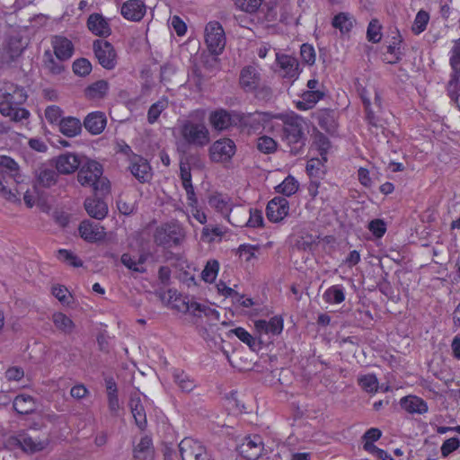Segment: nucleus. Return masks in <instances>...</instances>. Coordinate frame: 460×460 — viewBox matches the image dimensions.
Here are the masks:
<instances>
[{"mask_svg":"<svg viewBox=\"0 0 460 460\" xmlns=\"http://www.w3.org/2000/svg\"><path fill=\"white\" fill-rule=\"evenodd\" d=\"M93 48L96 58L103 68L111 70L116 66L117 53L109 41L96 40L93 41Z\"/></svg>","mask_w":460,"mask_h":460,"instance_id":"nucleus-10","label":"nucleus"},{"mask_svg":"<svg viewBox=\"0 0 460 460\" xmlns=\"http://www.w3.org/2000/svg\"><path fill=\"white\" fill-rule=\"evenodd\" d=\"M91 70L92 65L86 58H79L73 63V71L80 76L87 75Z\"/></svg>","mask_w":460,"mask_h":460,"instance_id":"nucleus-50","label":"nucleus"},{"mask_svg":"<svg viewBox=\"0 0 460 460\" xmlns=\"http://www.w3.org/2000/svg\"><path fill=\"white\" fill-rule=\"evenodd\" d=\"M120 13L125 19L138 22L146 13V5L142 0H128L122 4Z\"/></svg>","mask_w":460,"mask_h":460,"instance_id":"nucleus-19","label":"nucleus"},{"mask_svg":"<svg viewBox=\"0 0 460 460\" xmlns=\"http://www.w3.org/2000/svg\"><path fill=\"white\" fill-rule=\"evenodd\" d=\"M237 450L243 457L248 460H256L264 450L262 439L258 435L246 437L238 446Z\"/></svg>","mask_w":460,"mask_h":460,"instance_id":"nucleus-14","label":"nucleus"},{"mask_svg":"<svg viewBox=\"0 0 460 460\" xmlns=\"http://www.w3.org/2000/svg\"><path fill=\"white\" fill-rule=\"evenodd\" d=\"M80 236L90 243L100 241L104 238L105 231L99 224L90 220H84L79 225Z\"/></svg>","mask_w":460,"mask_h":460,"instance_id":"nucleus-18","label":"nucleus"},{"mask_svg":"<svg viewBox=\"0 0 460 460\" xmlns=\"http://www.w3.org/2000/svg\"><path fill=\"white\" fill-rule=\"evenodd\" d=\"M257 147L264 154H270L276 150L277 143L273 138L263 136L258 138Z\"/></svg>","mask_w":460,"mask_h":460,"instance_id":"nucleus-46","label":"nucleus"},{"mask_svg":"<svg viewBox=\"0 0 460 460\" xmlns=\"http://www.w3.org/2000/svg\"><path fill=\"white\" fill-rule=\"evenodd\" d=\"M119 211L126 216L131 215L136 210V202L127 197H119L117 201Z\"/></svg>","mask_w":460,"mask_h":460,"instance_id":"nucleus-51","label":"nucleus"},{"mask_svg":"<svg viewBox=\"0 0 460 460\" xmlns=\"http://www.w3.org/2000/svg\"><path fill=\"white\" fill-rule=\"evenodd\" d=\"M300 55H301L303 61L308 65H312L315 61L314 49L309 44H303L301 46Z\"/></svg>","mask_w":460,"mask_h":460,"instance_id":"nucleus-57","label":"nucleus"},{"mask_svg":"<svg viewBox=\"0 0 460 460\" xmlns=\"http://www.w3.org/2000/svg\"><path fill=\"white\" fill-rule=\"evenodd\" d=\"M133 457L135 460H154L155 448L152 439L148 436L142 437L134 447Z\"/></svg>","mask_w":460,"mask_h":460,"instance_id":"nucleus-24","label":"nucleus"},{"mask_svg":"<svg viewBox=\"0 0 460 460\" xmlns=\"http://www.w3.org/2000/svg\"><path fill=\"white\" fill-rule=\"evenodd\" d=\"M181 460H211L205 446L191 438H183L179 444Z\"/></svg>","mask_w":460,"mask_h":460,"instance_id":"nucleus-9","label":"nucleus"},{"mask_svg":"<svg viewBox=\"0 0 460 460\" xmlns=\"http://www.w3.org/2000/svg\"><path fill=\"white\" fill-rule=\"evenodd\" d=\"M460 447V442L457 438H451L444 441L441 446V454L443 456H447L452 452L456 450Z\"/></svg>","mask_w":460,"mask_h":460,"instance_id":"nucleus-56","label":"nucleus"},{"mask_svg":"<svg viewBox=\"0 0 460 460\" xmlns=\"http://www.w3.org/2000/svg\"><path fill=\"white\" fill-rule=\"evenodd\" d=\"M279 74L283 77L295 81L300 75L298 60L290 55L276 53Z\"/></svg>","mask_w":460,"mask_h":460,"instance_id":"nucleus-12","label":"nucleus"},{"mask_svg":"<svg viewBox=\"0 0 460 460\" xmlns=\"http://www.w3.org/2000/svg\"><path fill=\"white\" fill-rule=\"evenodd\" d=\"M305 126L304 119L296 114L287 115L283 118L282 138L290 146L292 155L299 154L305 145Z\"/></svg>","mask_w":460,"mask_h":460,"instance_id":"nucleus-3","label":"nucleus"},{"mask_svg":"<svg viewBox=\"0 0 460 460\" xmlns=\"http://www.w3.org/2000/svg\"><path fill=\"white\" fill-rule=\"evenodd\" d=\"M19 179L17 163L11 157L0 156V195L10 202L19 200V192L16 188H13Z\"/></svg>","mask_w":460,"mask_h":460,"instance_id":"nucleus-1","label":"nucleus"},{"mask_svg":"<svg viewBox=\"0 0 460 460\" xmlns=\"http://www.w3.org/2000/svg\"><path fill=\"white\" fill-rule=\"evenodd\" d=\"M165 108V103L163 102H157L154 103L148 111L147 119L149 123H155L159 118L161 112Z\"/></svg>","mask_w":460,"mask_h":460,"instance_id":"nucleus-59","label":"nucleus"},{"mask_svg":"<svg viewBox=\"0 0 460 460\" xmlns=\"http://www.w3.org/2000/svg\"><path fill=\"white\" fill-rule=\"evenodd\" d=\"M323 298L329 304H341L345 299L343 288L341 286H332L323 295Z\"/></svg>","mask_w":460,"mask_h":460,"instance_id":"nucleus-39","label":"nucleus"},{"mask_svg":"<svg viewBox=\"0 0 460 460\" xmlns=\"http://www.w3.org/2000/svg\"><path fill=\"white\" fill-rule=\"evenodd\" d=\"M324 96L322 91H306L302 94V101L297 102L296 107L301 111L312 109Z\"/></svg>","mask_w":460,"mask_h":460,"instance_id":"nucleus-37","label":"nucleus"},{"mask_svg":"<svg viewBox=\"0 0 460 460\" xmlns=\"http://www.w3.org/2000/svg\"><path fill=\"white\" fill-rule=\"evenodd\" d=\"M58 126L60 132L68 137H75L82 131V123L79 119L75 117L62 119Z\"/></svg>","mask_w":460,"mask_h":460,"instance_id":"nucleus-31","label":"nucleus"},{"mask_svg":"<svg viewBox=\"0 0 460 460\" xmlns=\"http://www.w3.org/2000/svg\"><path fill=\"white\" fill-rule=\"evenodd\" d=\"M187 310L195 316H201L203 314L212 320H219V313L217 310L195 301L187 304Z\"/></svg>","mask_w":460,"mask_h":460,"instance_id":"nucleus-34","label":"nucleus"},{"mask_svg":"<svg viewBox=\"0 0 460 460\" xmlns=\"http://www.w3.org/2000/svg\"><path fill=\"white\" fill-rule=\"evenodd\" d=\"M184 238L183 229L177 224H164L156 227L154 234V242L157 245H178Z\"/></svg>","mask_w":460,"mask_h":460,"instance_id":"nucleus-6","label":"nucleus"},{"mask_svg":"<svg viewBox=\"0 0 460 460\" xmlns=\"http://www.w3.org/2000/svg\"><path fill=\"white\" fill-rule=\"evenodd\" d=\"M249 213H250V217L247 221V225L252 227L261 226L263 222V217H262L261 212L259 210H254V211L250 210Z\"/></svg>","mask_w":460,"mask_h":460,"instance_id":"nucleus-63","label":"nucleus"},{"mask_svg":"<svg viewBox=\"0 0 460 460\" xmlns=\"http://www.w3.org/2000/svg\"><path fill=\"white\" fill-rule=\"evenodd\" d=\"M332 24L339 29L341 33L348 32L353 27L352 17L348 13H340L334 16Z\"/></svg>","mask_w":460,"mask_h":460,"instance_id":"nucleus-38","label":"nucleus"},{"mask_svg":"<svg viewBox=\"0 0 460 460\" xmlns=\"http://www.w3.org/2000/svg\"><path fill=\"white\" fill-rule=\"evenodd\" d=\"M262 0H235V5L242 11L253 13L261 5Z\"/></svg>","mask_w":460,"mask_h":460,"instance_id":"nucleus-47","label":"nucleus"},{"mask_svg":"<svg viewBox=\"0 0 460 460\" xmlns=\"http://www.w3.org/2000/svg\"><path fill=\"white\" fill-rule=\"evenodd\" d=\"M235 153V145L229 138L217 140L209 148V156L213 162H228Z\"/></svg>","mask_w":460,"mask_h":460,"instance_id":"nucleus-11","label":"nucleus"},{"mask_svg":"<svg viewBox=\"0 0 460 460\" xmlns=\"http://www.w3.org/2000/svg\"><path fill=\"white\" fill-rule=\"evenodd\" d=\"M27 99V94L22 87H19L10 82L0 83V112L8 115L12 105H22Z\"/></svg>","mask_w":460,"mask_h":460,"instance_id":"nucleus-5","label":"nucleus"},{"mask_svg":"<svg viewBox=\"0 0 460 460\" xmlns=\"http://www.w3.org/2000/svg\"><path fill=\"white\" fill-rule=\"evenodd\" d=\"M128 406L135 419L136 424L139 429H144L146 426V415L139 394L135 393L131 394Z\"/></svg>","mask_w":460,"mask_h":460,"instance_id":"nucleus-23","label":"nucleus"},{"mask_svg":"<svg viewBox=\"0 0 460 460\" xmlns=\"http://www.w3.org/2000/svg\"><path fill=\"white\" fill-rule=\"evenodd\" d=\"M87 27L93 34L100 37H107L111 31L108 22L100 13H92L88 17Z\"/></svg>","mask_w":460,"mask_h":460,"instance_id":"nucleus-25","label":"nucleus"},{"mask_svg":"<svg viewBox=\"0 0 460 460\" xmlns=\"http://www.w3.org/2000/svg\"><path fill=\"white\" fill-rule=\"evenodd\" d=\"M109 91V84L105 80H98L84 90L85 96L91 100H99L106 96Z\"/></svg>","mask_w":460,"mask_h":460,"instance_id":"nucleus-33","label":"nucleus"},{"mask_svg":"<svg viewBox=\"0 0 460 460\" xmlns=\"http://www.w3.org/2000/svg\"><path fill=\"white\" fill-rule=\"evenodd\" d=\"M35 186L50 188L54 186L58 179V172L50 163L38 165L34 170Z\"/></svg>","mask_w":460,"mask_h":460,"instance_id":"nucleus-13","label":"nucleus"},{"mask_svg":"<svg viewBox=\"0 0 460 460\" xmlns=\"http://www.w3.org/2000/svg\"><path fill=\"white\" fill-rule=\"evenodd\" d=\"M13 406L19 414H30L36 410V402L31 395L20 394L14 398Z\"/></svg>","mask_w":460,"mask_h":460,"instance_id":"nucleus-32","label":"nucleus"},{"mask_svg":"<svg viewBox=\"0 0 460 460\" xmlns=\"http://www.w3.org/2000/svg\"><path fill=\"white\" fill-rule=\"evenodd\" d=\"M450 66L454 72L460 74V39L455 41L451 49Z\"/></svg>","mask_w":460,"mask_h":460,"instance_id":"nucleus-48","label":"nucleus"},{"mask_svg":"<svg viewBox=\"0 0 460 460\" xmlns=\"http://www.w3.org/2000/svg\"><path fill=\"white\" fill-rule=\"evenodd\" d=\"M62 110L56 105L48 106L45 110V118L51 124H59V121L62 119Z\"/></svg>","mask_w":460,"mask_h":460,"instance_id":"nucleus-54","label":"nucleus"},{"mask_svg":"<svg viewBox=\"0 0 460 460\" xmlns=\"http://www.w3.org/2000/svg\"><path fill=\"white\" fill-rule=\"evenodd\" d=\"M44 58L45 67L50 73L54 75H58L64 70V66L62 65L63 61H60L58 59V61L55 60L50 52L46 51L44 54Z\"/></svg>","mask_w":460,"mask_h":460,"instance_id":"nucleus-45","label":"nucleus"},{"mask_svg":"<svg viewBox=\"0 0 460 460\" xmlns=\"http://www.w3.org/2000/svg\"><path fill=\"white\" fill-rule=\"evenodd\" d=\"M102 175V165L96 161L84 158L79 167L77 180L81 185L93 188L95 193L106 194L109 192L110 183Z\"/></svg>","mask_w":460,"mask_h":460,"instance_id":"nucleus-2","label":"nucleus"},{"mask_svg":"<svg viewBox=\"0 0 460 460\" xmlns=\"http://www.w3.org/2000/svg\"><path fill=\"white\" fill-rule=\"evenodd\" d=\"M219 264L217 261H209L207 262L204 270L201 272V278L205 282L212 283L218 272Z\"/></svg>","mask_w":460,"mask_h":460,"instance_id":"nucleus-43","label":"nucleus"},{"mask_svg":"<svg viewBox=\"0 0 460 460\" xmlns=\"http://www.w3.org/2000/svg\"><path fill=\"white\" fill-rule=\"evenodd\" d=\"M209 121L217 130H224L232 124L231 115L225 110H218L210 114Z\"/></svg>","mask_w":460,"mask_h":460,"instance_id":"nucleus-35","label":"nucleus"},{"mask_svg":"<svg viewBox=\"0 0 460 460\" xmlns=\"http://www.w3.org/2000/svg\"><path fill=\"white\" fill-rule=\"evenodd\" d=\"M205 41L213 55H219L226 46V35L218 22H209L205 28Z\"/></svg>","mask_w":460,"mask_h":460,"instance_id":"nucleus-8","label":"nucleus"},{"mask_svg":"<svg viewBox=\"0 0 460 460\" xmlns=\"http://www.w3.org/2000/svg\"><path fill=\"white\" fill-rule=\"evenodd\" d=\"M120 261L125 267L133 271L140 273H144L146 271L145 268L137 266V261L133 260L129 253H123L121 255Z\"/></svg>","mask_w":460,"mask_h":460,"instance_id":"nucleus-58","label":"nucleus"},{"mask_svg":"<svg viewBox=\"0 0 460 460\" xmlns=\"http://www.w3.org/2000/svg\"><path fill=\"white\" fill-rule=\"evenodd\" d=\"M52 46L56 58L60 61L67 60L73 55V43L66 37L55 36L52 40Z\"/></svg>","mask_w":460,"mask_h":460,"instance_id":"nucleus-22","label":"nucleus"},{"mask_svg":"<svg viewBox=\"0 0 460 460\" xmlns=\"http://www.w3.org/2000/svg\"><path fill=\"white\" fill-rule=\"evenodd\" d=\"M288 201L283 197H276L268 203L266 215L270 221L277 223L288 216Z\"/></svg>","mask_w":460,"mask_h":460,"instance_id":"nucleus-15","label":"nucleus"},{"mask_svg":"<svg viewBox=\"0 0 460 460\" xmlns=\"http://www.w3.org/2000/svg\"><path fill=\"white\" fill-rule=\"evenodd\" d=\"M48 445V439H39L31 437L25 431H20L15 436H11L6 440V446L14 448L19 447L27 453H35L43 450Z\"/></svg>","mask_w":460,"mask_h":460,"instance_id":"nucleus-7","label":"nucleus"},{"mask_svg":"<svg viewBox=\"0 0 460 460\" xmlns=\"http://www.w3.org/2000/svg\"><path fill=\"white\" fill-rule=\"evenodd\" d=\"M368 229L376 235V237H382L385 231V224L381 219H374L369 222Z\"/></svg>","mask_w":460,"mask_h":460,"instance_id":"nucleus-60","label":"nucleus"},{"mask_svg":"<svg viewBox=\"0 0 460 460\" xmlns=\"http://www.w3.org/2000/svg\"><path fill=\"white\" fill-rule=\"evenodd\" d=\"M128 169L131 174L141 183L147 182L152 178L151 167L148 162L139 155L132 156Z\"/></svg>","mask_w":460,"mask_h":460,"instance_id":"nucleus-16","label":"nucleus"},{"mask_svg":"<svg viewBox=\"0 0 460 460\" xmlns=\"http://www.w3.org/2000/svg\"><path fill=\"white\" fill-rule=\"evenodd\" d=\"M172 376L174 383L184 393H190L196 387L195 380L182 370L175 369Z\"/></svg>","mask_w":460,"mask_h":460,"instance_id":"nucleus-36","label":"nucleus"},{"mask_svg":"<svg viewBox=\"0 0 460 460\" xmlns=\"http://www.w3.org/2000/svg\"><path fill=\"white\" fill-rule=\"evenodd\" d=\"M107 124L106 115L102 111H93L84 119V128L92 135L101 134Z\"/></svg>","mask_w":460,"mask_h":460,"instance_id":"nucleus-21","label":"nucleus"},{"mask_svg":"<svg viewBox=\"0 0 460 460\" xmlns=\"http://www.w3.org/2000/svg\"><path fill=\"white\" fill-rule=\"evenodd\" d=\"M58 258L73 267L78 268L83 266V261L68 250L60 249L58 251Z\"/></svg>","mask_w":460,"mask_h":460,"instance_id":"nucleus-49","label":"nucleus"},{"mask_svg":"<svg viewBox=\"0 0 460 460\" xmlns=\"http://www.w3.org/2000/svg\"><path fill=\"white\" fill-rule=\"evenodd\" d=\"M401 407L409 413L422 414L428 411V405L420 397L408 395L401 399Z\"/></svg>","mask_w":460,"mask_h":460,"instance_id":"nucleus-28","label":"nucleus"},{"mask_svg":"<svg viewBox=\"0 0 460 460\" xmlns=\"http://www.w3.org/2000/svg\"><path fill=\"white\" fill-rule=\"evenodd\" d=\"M171 25L179 36L185 34L187 30L186 24L179 16L174 15L172 18Z\"/></svg>","mask_w":460,"mask_h":460,"instance_id":"nucleus-64","label":"nucleus"},{"mask_svg":"<svg viewBox=\"0 0 460 460\" xmlns=\"http://www.w3.org/2000/svg\"><path fill=\"white\" fill-rule=\"evenodd\" d=\"M381 25L377 20H372L367 27V37L369 41L374 43L378 42L381 40Z\"/></svg>","mask_w":460,"mask_h":460,"instance_id":"nucleus-53","label":"nucleus"},{"mask_svg":"<svg viewBox=\"0 0 460 460\" xmlns=\"http://www.w3.org/2000/svg\"><path fill=\"white\" fill-rule=\"evenodd\" d=\"M358 384L367 393H376L378 391V381L375 375L367 374L358 377Z\"/></svg>","mask_w":460,"mask_h":460,"instance_id":"nucleus-40","label":"nucleus"},{"mask_svg":"<svg viewBox=\"0 0 460 460\" xmlns=\"http://www.w3.org/2000/svg\"><path fill=\"white\" fill-rule=\"evenodd\" d=\"M20 105H12V110L10 114L5 115L6 117H10L12 120L15 122H20L23 119H27L30 116L29 111L24 108H20Z\"/></svg>","mask_w":460,"mask_h":460,"instance_id":"nucleus-55","label":"nucleus"},{"mask_svg":"<svg viewBox=\"0 0 460 460\" xmlns=\"http://www.w3.org/2000/svg\"><path fill=\"white\" fill-rule=\"evenodd\" d=\"M208 204L211 208L217 210L219 213H221L225 217H227L228 221L234 225L238 226V223L233 222L230 218V214L233 212H237L239 208H236L235 211L231 208V205L229 202L224 199L221 195H214L210 197L208 200Z\"/></svg>","mask_w":460,"mask_h":460,"instance_id":"nucleus-30","label":"nucleus"},{"mask_svg":"<svg viewBox=\"0 0 460 460\" xmlns=\"http://www.w3.org/2000/svg\"><path fill=\"white\" fill-rule=\"evenodd\" d=\"M182 187L186 191L189 206L191 207L192 208H196V207H198V199L196 197L192 183H184L182 184Z\"/></svg>","mask_w":460,"mask_h":460,"instance_id":"nucleus-62","label":"nucleus"},{"mask_svg":"<svg viewBox=\"0 0 460 460\" xmlns=\"http://www.w3.org/2000/svg\"><path fill=\"white\" fill-rule=\"evenodd\" d=\"M361 98H362L363 103L365 105V109L367 111V119L369 124H371L374 127H378L377 119L374 115V111L370 109V105H371L370 100L365 95V92L362 93Z\"/></svg>","mask_w":460,"mask_h":460,"instance_id":"nucleus-61","label":"nucleus"},{"mask_svg":"<svg viewBox=\"0 0 460 460\" xmlns=\"http://www.w3.org/2000/svg\"><path fill=\"white\" fill-rule=\"evenodd\" d=\"M460 74H456L453 71L451 75V78L447 84V93L452 101L455 102H457L460 96V83H459Z\"/></svg>","mask_w":460,"mask_h":460,"instance_id":"nucleus-42","label":"nucleus"},{"mask_svg":"<svg viewBox=\"0 0 460 460\" xmlns=\"http://www.w3.org/2000/svg\"><path fill=\"white\" fill-rule=\"evenodd\" d=\"M84 208L87 214L97 220L103 219L108 214L107 204L97 198H88L84 201Z\"/></svg>","mask_w":460,"mask_h":460,"instance_id":"nucleus-26","label":"nucleus"},{"mask_svg":"<svg viewBox=\"0 0 460 460\" xmlns=\"http://www.w3.org/2000/svg\"><path fill=\"white\" fill-rule=\"evenodd\" d=\"M261 75L252 66H244L240 73V85L245 92L254 91L260 84Z\"/></svg>","mask_w":460,"mask_h":460,"instance_id":"nucleus-20","label":"nucleus"},{"mask_svg":"<svg viewBox=\"0 0 460 460\" xmlns=\"http://www.w3.org/2000/svg\"><path fill=\"white\" fill-rule=\"evenodd\" d=\"M84 160L75 154L66 153L57 157L55 167L59 173L69 174L79 169Z\"/></svg>","mask_w":460,"mask_h":460,"instance_id":"nucleus-17","label":"nucleus"},{"mask_svg":"<svg viewBox=\"0 0 460 460\" xmlns=\"http://www.w3.org/2000/svg\"><path fill=\"white\" fill-rule=\"evenodd\" d=\"M51 320L57 330L65 335H71L75 329V324L72 319L61 312L54 313Z\"/></svg>","mask_w":460,"mask_h":460,"instance_id":"nucleus-29","label":"nucleus"},{"mask_svg":"<svg viewBox=\"0 0 460 460\" xmlns=\"http://www.w3.org/2000/svg\"><path fill=\"white\" fill-rule=\"evenodd\" d=\"M254 324L259 332L267 334L279 335L283 330V319L279 316H274L270 321L258 320Z\"/></svg>","mask_w":460,"mask_h":460,"instance_id":"nucleus-27","label":"nucleus"},{"mask_svg":"<svg viewBox=\"0 0 460 460\" xmlns=\"http://www.w3.org/2000/svg\"><path fill=\"white\" fill-rule=\"evenodd\" d=\"M429 15L425 11H419L416 14L415 20L413 22L411 30L415 34H420L425 31L426 26L429 22Z\"/></svg>","mask_w":460,"mask_h":460,"instance_id":"nucleus-44","label":"nucleus"},{"mask_svg":"<svg viewBox=\"0 0 460 460\" xmlns=\"http://www.w3.org/2000/svg\"><path fill=\"white\" fill-rule=\"evenodd\" d=\"M243 343L247 344L252 349L257 346L255 339L243 328L238 327L231 331Z\"/></svg>","mask_w":460,"mask_h":460,"instance_id":"nucleus-52","label":"nucleus"},{"mask_svg":"<svg viewBox=\"0 0 460 460\" xmlns=\"http://www.w3.org/2000/svg\"><path fill=\"white\" fill-rule=\"evenodd\" d=\"M298 190V182L297 181L292 177L288 176L282 183H280L277 187V190L279 193H282L285 196H291L296 193Z\"/></svg>","mask_w":460,"mask_h":460,"instance_id":"nucleus-41","label":"nucleus"},{"mask_svg":"<svg viewBox=\"0 0 460 460\" xmlns=\"http://www.w3.org/2000/svg\"><path fill=\"white\" fill-rule=\"evenodd\" d=\"M180 133L189 145L196 147H204L210 142L209 130L202 121L190 119L182 121Z\"/></svg>","mask_w":460,"mask_h":460,"instance_id":"nucleus-4","label":"nucleus"}]
</instances>
